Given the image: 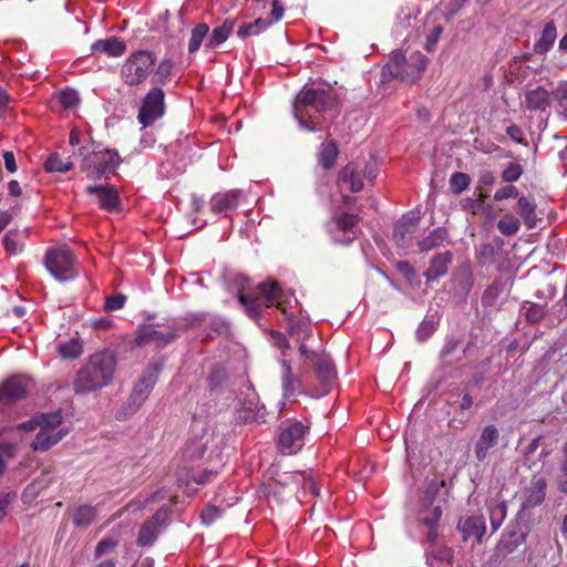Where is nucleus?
<instances>
[{"mask_svg": "<svg viewBox=\"0 0 567 567\" xmlns=\"http://www.w3.org/2000/svg\"><path fill=\"white\" fill-rule=\"evenodd\" d=\"M337 104L333 90L305 85L293 101V116L303 130L322 132L329 125L323 113L333 110Z\"/></svg>", "mask_w": 567, "mask_h": 567, "instance_id": "obj_1", "label": "nucleus"}, {"mask_svg": "<svg viewBox=\"0 0 567 567\" xmlns=\"http://www.w3.org/2000/svg\"><path fill=\"white\" fill-rule=\"evenodd\" d=\"M257 290L261 297L250 292L246 293L240 291L238 293L239 302L244 306L247 315L251 319L258 320L261 318L262 306L266 308L276 307L282 312L288 321L289 334L293 336L299 332H303V339L309 338L312 334L308 323L297 319L291 312L287 310L285 302L281 300L282 290L277 281L269 280L261 282L257 286Z\"/></svg>", "mask_w": 567, "mask_h": 567, "instance_id": "obj_2", "label": "nucleus"}, {"mask_svg": "<svg viewBox=\"0 0 567 567\" xmlns=\"http://www.w3.org/2000/svg\"><path fill=\"white\" fill-rule=\"evenodd\" d=\"M116 369V357L111 350L90 355L73 382L75 393H89L109 385Z\"/></svg>", "mask_w": 567, "mask_h": 567, "instance_id": "obj_3", "label": "nucleus"}, {"mask_svg": "<svg viewBox=\"0 0 567 567\" xmlns=\"http://www.w3.org/2000/svg\"><path fill=\"white\" fill-rule=\"evenodd\" d=\"M427 58L420 51L412 52L408 58L399 50L391 53L390 62L382 69L383 81L399 79L414 83L420 80L427 65Z\"/></svg>", "mask_w": 567, "mask_h": 567, "instance_id": "obj_4", "label": "nucleus"}, {"mask_svg": "<svg viewBox=\"0 0 567 567\" xmlns=\"http://www.w3.org/2000/svg\"><path fill=\"white\" fill-rule=\"evenodd\" d=\"M79 155L82 156L81 172L92 179H100L104 175L115 173L122 163L121 156L114 150L87 151L83 146L79 148Z\"/></svg>", "mask_w": 567, "mask_h": 567, "instance_id": "obj_5", "label": "nucleus"}, {"mask_svg": "<svg viewBox=\"0 0 567 567\" xmlns=\"http://www.w3.org/2000/svg\"><path fill=\"white\" fill-rule=\"evenodd\" d=\"M158 370L156 367H150L134 385L127 400L116 412L117 420H125L133 415L148 398L154 384L157 381Z\"/></svg>", "mask_w": 567, "mask_h": 567, "instance_id": "obj_6", "label": "nucleus"}, {"mask_svg": "<svg viewBox=\"0 0 567 567\" xmlns=\"http://www.w3.org/2000/svg\"><path fill=\"white\" fill-rule=\"evenodd\" d=\"M155 58L148 51H137L131 54L121 69V76L127 85H138L151 74Z\"/></svg>", "mask_w": 567, "mask_h": 567, "instance_id": "obj_7", "label": "nucleus"}, {"mask_svg": "<svg viewBox=\"0 0 567 567\" xmlns=\"http://www.w3.org/2000/svg\"><path fill=\"white\" fill-rule=\"evenodd\" d=\"M361 216L341 208L333 210L330 219V234L336 243L349 245L357 238V227Z\"/></svg>", "mask_w": 567, "mask_h": 567, "instance_id": "obj_8", "label": "nucleus"}, {"mask_svg": "<svg viewBox=\"0 0 567 567\" xmlns=\"http://www.w3.org/2000/svg\"><path fill=\"white\" fill-rule=\"evenodd\" d=\"M73 254L68 248H49L45 254L44 265L47 270L60 281L74 277Z\"/></svg>", "mask_w": 567, "mask_h": 567, "instance_id": "obj_9", "label": "nucleus"}, {"mask_svg": "<svg viewBox=\"0 0 567 567\" xmlns=\"http://www.w3.org/2000/svg\"><path fill=\"white\" fill-rule=\"evenodd\" d=\"M523 517L522 513H517L515 518L506 526L496 545L499 555L506 556L526 542L528 526L522 524Z\"/></svg>", "mask_w": 567, "mask_h": 567, "instance_id": "obj_10", "label": "nucleus"}, {"mask_svg": "<svg viewBox=\"0 0 567 567\" xmlns=\"http://www.w3.org/2000/svg\"><path fill=\"white\" fill-rule=\"evenodd\" d=\"M309 427L299 421H293L284 426L278 435L277 445L285 455H292L299 452L305 445V437Z\"/></svg>", "mask_w": 567, "mask_h": 567, "instance_id": "obj_11", "label": "nucleus"}, {"mask_svg": "<svg viewBox=\"0 0 567 567\" xmlns=\"http://www.w3.org/2000/svg\"><path fill=\"white\" fill-rule=\"evenodd\" d=\"M171 522V508L166 506L161 507L150 519L144 522L141 526L136 539L137 546L147 547L153 545L161 530L169 525Z\"/></svg>", "mask_w": 567, "mask_h": 567, "instance_id": "obj_12", "label": "nucleus"}, {"mask_svg": "<svg viewBox=\"0 0 567 567\" xmlns=\"http://www.w3.org/2000/svg\"><path fill=\"white\" fill-rule=\"evenodd\" d=\"M163 114L164 92L158 87H154L144 97L137 115V120L143 125V127H147L152 125L156 120H158Z\"/></svg>", "mask_w": 567, "mask_h": 567, "instance_id": "obj_13", "label": "nucleus"}, {"mask_svg": "<svg viewBox=\"0 0 567 567\" xmlns=\"http://www.w3.org/2000/svg\"><path fill=\"white\" fill-rule=\"evenodd\" d=\"M444 481L437 484H431L425 493L422 503V509L419 513V524L425 527H439V522L442 517L443 509L441 505H434V498L440 491V487L444 486Z\"/></svg>", "mask_w": 567, "mask_h": 567, "instance_id": "obj_14", "label": "nucleus"}, {"mask_svg": "<svg viewBox=\"0 0 567 567\" xmlns=\"http://www.w3.org/2000/svg\"><path fill=\"white\" fill-rule=\"evenodd\" d=\"M547 494V481L543 476L534 475L528 486L522 491V504L518 513L525 512L543 504Z\"/></svg>", "mask_w": 567, "mask_h": 567, "instance_id": "obj_15", "label": "nucleus"}, {"mask_svg": "<svg viewBox=\"0 0 567 567\" xmlns=\"http://www.w3.org/2000/svg\"><path fill=\"white\" fill-rule=\"evenodd\" d=\"M27 382L20 377H11L0 385V410L16 404L27 396Z\"/></svg>", "mask_w": 567, "mask_h": 567, "instance_id": "obj_16", "label": "nucleus"}, {"mask_svg": "<svg viewBox=\"0 0 567 567\" xmlns=\"http://www.w3.org/2000/svg\"><path fill=\"white\" fill-rule=\"evenodd\" d=\"M216 476L217 472L213 470L195 472L194 468L184 466L179 468V486H185L184 493L190 498L198 492V487H192V483H195L197 486H202L212 482Z\"/></svg>", "mask_w": 567, "mask_h": 567, "instance_id": "obj_17", "label": "nucleus"}, {"mask_svg": "<svg viewBox=\"0 0 567 567\" xmlns=\"http://www.w3.org/2000/svg\"><path fill=\"white\" fill-rule=\"evenodd\" d=\"M174 339L175 333L173 331H159L153 324H147L138 328L135 343L140 347L154 346L155 348H162L173 342Z\"/></svg>", "mask_w": 567, "mask_h": 567, "instance_id": "obj_18", "label": "nucleus"}, {"mask_svg": "<svg viewBox=\"0 0 567 567\" xmlns=\"http://www.w3.org/2000/svg\"><path fill=\"white\" fill-rule=\"evenodd\" d=\"M457 530L462 534L463 542L473 538L481 544L486 532L485 518L483 515L461 517L457 523Z\"/></svg>", "mask_w": 567, "mask_h": 567, "instance_id": "obj_19", "label": "nucleus"}, {"mask_svg": "<svg viewBox=\"0 0 567 567\" xmlns=\"http://www.w3.org/2000/svg\"><path fill=\"white\" fill-rule=\"evenodd\" d=\"M59 426L60 425H51L49 422H43V425L40 427V431L32 442V449L34 451L44 452L59 443L68 434V431L64 429L55 431Z\"/></svg>", "mask_w": 567, "mask_h": 567, "instance_id": "obj_20", "label": "nucleus"}, {"mask_svg": "<svg viewBox=\"0 0 567 567\" xmlns=\"http://www.w3.org/2000/svg\"><path fill=\"white\" fill-rule=\"evenodd\" d=\"M499 441V431L494 424H488L482 429V432L475 443L474 455L478 462H484L489 451L494 449Z\"/></svg>", "mask_w": 567, "mask_h": 567, "instance_id": "obj_21", "label": "nucleus"}, {"mask_svg": "<svg viewBox=\"0 0 567 567\" xmlns=\"http://www.w3.org/2000/svg\"><path fill=\"white\" fill-rule=\"evenodd\" d=\"M309 363L312 365L317 378L324 385L328 386L336 377L334 365L326 352H313L308 357Z\"/></svg>", "mask_w": 567, "mask_h": 567, "instance_id": "obj_22", "label": "nucleus"}, {"mask_svg": "<svg viewBox=\"0 0 567 567\" xmlns=\"http://www.w3.org/2000/svg\"><path fill=\"white\" fill-rule=\"evenodd\" d=\"M419 218L413 214L404 215L396 221L393 229V237L398 246L408 247L417 229Z\"/></svg>", "mask_w": 567, "mask_h": 567, "instance_id": "obj_23", "label": "nucleus"}, {"mask_svg": "<svg viewBox=\"0 0 567 567\" xmlns=\"http://www.w3.org/2000/svg\"><path fill=\"white\" fill-rule=\"evenodd\" d=\"M85 192L96 195L100 207L107 212H114L120 206L118 192L114 186H87Z\"/></svg>", "mask_w": 567, "mask_h": 567, "instance_id": "obj_24", "label": "nucleus"}, {"mask_svg": "<svg viewBox=\"0 0 567 567\" xmlns=\"http://www.w3.org/2000/svg\"><path fill=\"white\" fill-rule=\"evenodd\" d=\"M299 476L306 481L305 473L285 474L276 480L271 487L272 495L275 497L279 496L281 499L292 497L299 485Z\"/></svg>", "mask_w": 567, "mask_h": 567, "instance_id": "obj_25", "label": "nucleus"}, {"mask_svg": "<svg viewBox=\"0 0 567 567\" xmlns=\"http://www.w3.org/2000/svg\"><path fill=\"white\" fill-rule=\"evenodd\" d=\"M338 183L340 186L346 185L352 193H358L363 188V179L358 164L350 162L341 168Z\"/></svg>", "mask_w": 567, "mask_h": 567, "instance_id": "obj_26", "label": "nucleus"}, {"mask_svg": "<svg viewBox=\"0 0 567 567\" xmlns=\"http://www.w3.org/2000/svg\"><path fill=\"white\" fill-rule=\"evenodd\" d=\"M453 261V254L451 251H444L435 255L431 261L430 266L424 272V276L427 281H435L439 278L445 276L449 270V266Z\"/></svg>", "mask_w": 567, "mask_h": 567, "instance_id": "obj_27", "label": "nucleus"}, {"mask_svg": "<svg viewBox=\"0 0 567 567\" xmlns=\"http://www.w3.org/2000/svg\"><path fill=\"white\" fill-rule=\"evenodd\" d=\"M239 193L237 190H230L226 193H216L210 198V210L215 214L228 213L235 210L238 206Z\"/></svg>", "mask_w": 567, "mask_h": 567, "instance_id": "obj_28", "label": "nucleus"}, {"mask_svg": "<svg viewBox=\"0 0 567 567\" xmlns=\"http://www.w3.org/2000/svg\"><path fill=\"white\" fill-rule=\"evenodd\" d=\"M516 210H517L518 215L520 216L524 225L528 229L535 228L537 225V221L540 220V218L537 217L536 203L533 198H529L527 196L518 197Z\"/></svg>", "mask_w": 567, "mask_h": 567, "instance_id": "obj_29", "label": "nucleus"}, {"mask_svg": "<svg viewBox=\"0 0 567 567\" xmlns=\"http://www.w3.org/2000/svg\"><path fill=\"white\" fill-rule=\"evenodd\" d=\"M92 52H102L109 56H121L125 50L126 44L124 41L116 37H110L105 40H97L91 45Z\"/></svg>", "mask_w": 567, "mask_h": 567, "instance_id": "obj_30", "label": "nucleus"}, {"mask_svg": "<svg viewBox=\"0 0 567 567\" xmlns=\"http://www.w3.org/2000/svg\"><path fill=\"white\" fill-rule=\"evenodd\" d=\"M550 93L544 86H537L525 94L526 107L530 111H545L549 105Z\"/></svg>", "mask_w": 567, "mask_h": 567, "instance_id": "obj_31", "label": "nucleus"}, {"mask_svg": "<svg viewBox=\"0 0 567 567\" xmlns=\"http://www.w3.org/2000/svg\"><path fill=\"white\" fill-rule=\"evenodd\" d=\"M208 437L206 434L188 440L183 450V458L188 462L200 460L206 452Z\"/></svg>", "mask_w": 567, "mask_h": 567, "instance_id": "obj_32", "label": "nucleus"}, {"mask_svg": "<svg viewBox=\"0 0 567 567\" xmlns=\"http://www.w3.org/2000/svg\"><path fill=\"white\" fill-rule=\"evenodd\" d=\"M43 422H49L51 425H61L62 415L60 412L41 413L28 421L20 423L18 429L25 432H33L38 427L40 429L43 425Z\"/></svg>", "mask_w": 567, "mask_h": 567, "instance_id": "obj_33", "label": "nucleus"}, {"mask_svg": "<svg viewBox=\"0 0 567 567\" xmlns=\"http://www.w3.org/2000/svg\"><path fill=\"white\" fill-rule=\"evenodd\" d=\"M282 367V378H281V386L284 391L285 398L295 396L300 389V381L298 378L293 375L292 368L290 363L286 360L281 361Z\"/></svg>", "mask_w": 567, "mask_h": 567, "instance_id": "obj_34", "label": "nucleus"}, {"mask_svg": "<svg viewBox=\"0 0 567 567\" xmlns=\"http://www.w3.org/2000/svg\"><path fill=\"white\" fill-rule=\"evenodd\" d=\"M487 507L489 512L492 532L495 533L502 526L507 516V506L505 501L493 498L487 503Z\"/></svg>", "mask_w": 567, "mask_h": 567, "instance_id": "obj_35", "label": "nucleus"}, {"mask_svg": "<svg viewBox=\"0 0 567 567\" xmlns=\"http://www.w3.org/2000/svg\"><path fill=\"white\" fill-rule=\"evenodd\" d=\"M449 238V231L444 227H437L429 234L425 238L417 243L422 252L433 250L443 246Z\"/></svg>", "mask_w": 567, "mask_h": 567, "instance_id": "obj_36", "label": "nucleus"}, {"mask_svg": "<svg viewBox=\"0 0 567 567\" xmlns=\"http://www.w3.org/2000/svg\"><path fill=\"white\" fill-rule=\"evenodd\" d=\"M557 37L556 25L554 21H549L544 25L539 40L534 44V52L545 54L550 50Z\"/></svg>", "mask_w": 567, "mask_h": 567, "instance_id": "obj_37", "label": "nucleus"}, {"mask_svg": "<svg viewBox=\"0 0 567 567\" xmlns=\"http://www.w3.org/2000/svg\"><path fill=\"white\" fill-rule=\"evenodd\" d=\"M96 518V508L84 504L76 507L73 524L79 529H86Z\"/></svg>", "mask_w": 567, "mask_h": 567, "instance_id": "obj_38", "label": "nucleus"}, {"mask_svg": "<svg viewBox=\"0 0 567 567\" xmlns=\"http://www.w3.org/2000/svg\"><path fill=\"white\" fill-rule=\"evenodd\" d=\"M74 164L70 158H63L61 154L51 153L45 159L43 167L48 173H66L73 168Z\"/></svg>", "mask_w": 567, "mask_h": 567, "instance_id": "obj_39", "label": "nucleus"}, {"mask_svg": "<svg viewBox=\"0 0 567 567\" xmlns=\"http://www.w3.org/2000/svg\"><path fill=\"white\" fill-rule=\"evenodd\" d=\"M235 25V20L226 19L221 25L213 29L212 34L206 43L207 48H216L224 43L230 35Z\"/></svg>", "mask_w": 567, "mask_h": 567, "instance_id": "obj_40", "label": "nucleus"}, {"mask_svg": "<svg viewBox=\"0 0 567 567\" xmlns=\"http://www.w3.org/2000/svg\"><path fill=\"white\" fill-rule=\"evenodd\" d=\"M339 153L338 144L331 140L328 143L321 145L319 152V163L324 169L331 168L337 159Z\"/></svg>", "mask_w": 567, "mask_h": 567, "instance_id": "obj_41", "label": "nucleus"}, {"mask_svg": "<svg viewBox=\"0 0 567 567\" xmlns=\"http://www.w3.org/2000/svg\"><path fill=\"white\" fill-rule=\"evenodd\" d=\"M520 228L519 219L511 213L504 214L497 221V229L504 236H514Z\"/></svg>", "mask_w": 567, "mask_h": 567, "instance_id": "obj_42", "label": "nucleus"}, {"mask_svg": "<svg viewBox=\"0 0 567 567\" xmlns=\"http://www.w3.org/2000/svg\"><path fill=\"white\" fill-rule=\"evenodd\" d=\"M58 352L63 359H78L83 352L82 343L78 339H70L58 346Z\"/></svg>", "mask_w": 567, "mask_h": 567, "instance_id": "obj_43", "label": "nucleus"}, {"mask_svg": "<svg viewBox=\"0 0 567 567\" xmlns=\"http://www.w3.org/2000/svg\"><path fill=\"white\" fill-rule=\"evenodd\" d=\"M551 96L558 103V112L567 120V81H561L553 90Z\"/></svg>", "mask_w": 567, "mask_h": 567, "instance_id": "obj_44", "label": "nucleus"}, {"mask_svg": "<svg viewBox=\"0 0 567 567\" xmlns=\"http://www.w3.org/2000/svg\"><path fill=\"white\" fill-rule=\"evenodd\" d=\"M208 31H209V27L206 23H199L192 30V34H190V39H189V43H188V51L190 53H194L199 49V47H200L203 40L205 39V37L207 35Z\"/></svg>", "mask_w": 567, "mask_h": 567, "instance_id": "obj_45", "label": "nucleus"}, {"mask_svg": "<svg viewBox=\"0 0 567 567\" xmlns=\"http://www.w3.org/2000/svg\"><path fill=\"white\" fill-rule=\"evenodd\" d=\"M470 184L471 177L466 173L455 172L450 177V188L455 195H460L462 192L467 189Z\"/></svg>", "mask_w": 567, "mask_h": 567, "instance_id": "obj_46", "label": "nucleus"}, {"mask_svg": "<svg viewBox=\"0 0 567 567\" xmlns=\"http://www.w3.org/2000/svg\"><path fill=\"white\" fill-rule=\"evenodd\" d=\"M555 482L561 493H567V442L563 446V457Z\"/></svg>", "mask_w": 567, "mask_h": 567, "instance_id": "obj_47", "label": "nucleus"}, {"mask_svg": "<svg viewBox=\"0 0 567 567\" xmlns=\"http://www.w3.org/2000/svg\"><path fill=\"white\" fill-rule=\"evenodd\" d=\"M542 440L543 435H537L526 446L522 449L520 453L523 455L524 466H527L528 468L534 467L535 462L532 460V456L539 449Z\"/></svg>", "mask_w": 567, "mask_h": 567, "instance_id": "obj_48", "label": "nucleus"}, {"mask_svg": "<svg viewBox=\"0 0 567 567\" xmlns=\"http://www.w3.org/2000/svg\"><path fill=\"white\" fill-rule=\"evenodd\" d=\"M524 173V168L519 163L509 162L503 169L501 177L504 183L517 182Z\"/></svg>", "mask_w": 567, "mask_h": 567, "instance_id": "obj_49", "label": "nucleus"}, {"mask_svg": "<svg viewBox=\"0 0 567 567\" xmlns=\"http://www.w3.org/2000/svg\"><path fill=\"white\" fill-rule=\"evenodd\" d=\"M227 379V372H226V369L223 368V367H215L208 378H207V382H208V386L210 390H217L219 389L224 382L226 381Z\"/></svg>", "mask_w": 567, "mask_h": 567, "instance_id": "obj_50", "label": "nucleus"}, {"mask_svg": "<svg viewBox=\"0 0 567 567\" xmlns=\"http://www.w3.org/2000/svg\"><path fill=\"white\" fill-rule=\"evenodd\" d=\"M58 100L63 109H72L80 102L76 91L72 89H65L61 91L59 93Z\"/></svg>", "mask_w": 567, "mask_h": 567, "instance_id": "obj_51", "label": "nucleus"}, {"mask_svg": "<svg viewBox=\"0 0 567 567\" xmlns=\"http://www.w3.org/2000/svg\"><path fill=\"white\" fill-rule=\"evenodd\" d=\"M14 455V445L0 442V477L4 474L8 461Z\"/></svg>", "mask_w": 567, "mask_h": 567, "instance_id": "obj_52", "label": "nucleus"}, {"mask_svg": "<svg viewBox=\"0 0 567 567\" xmlns=\"http://www.w3.org/2000/svg\"><path fill=\"white\" fill-rule=\"evenodd\" d=\"M518 189L511 183L506 186L498 188L494 194V200L502 202L508 198H518Z\"/></svg>", "mask_w": 567, "mask_h": 567, "instance_id": "obj_53", "label": "nucleus"}, {"mask_svg": "<svg viewBox=\"0 0 567 567\" xmlns=\"http://www.w3.org/2000/svg\"><path fill=\"white\" fill-rule=\"evenodd\" d=\"M118 542L112 537H105L100 540L95 547L94 555L96 558L102 557L117 546Z\"/></svg>", "mask_w": 567, "mask_h": 567, "instance_id": "obj_54", "label": "nucleus"}, {"mask_svg": "<svg viewBox=\"0 0 567 567\" xmlns=\"http://www.w3.org/2000/svg\"><path fill=\"white\" fill-rule=\"evenodd\" d=\"M126 302V296L123 293H116L110 296L105 300L104 310L105 311H115L120 310L124 307Z\"/></svg>", "mask_w": 567, "mask_h": 567, "instance_id": "obj_55", "label": "nucleus"}, {"mask_svg": "<svg viewBox=\"0 0 567 567\" xmlns=\"http://www.w3.org/2000/svg\"><path fill=\"white\" fill-rule=\"evenodd\" d=\"M219 516H220V509L218 507L212 506V505L206 506L200 513L202 522L205 525L213 524Z\"/></svg>", "mask_w": 567, "mask_h": 567, "instance_id": "obj_56", "label": "nucleus"}, {"mask_svg": "<svg viewBox=\"0 0 567 567\" xmlns=\"http://www.w3.org/2000/svg\"><path fill=\"white\" fill-rule=\"evenodd\" d=\"M442 32H443L442 25H435L431 30V33L426 37V41H425V45H424V49L426 51L431 52L434 50Z\"/></svg>", "mask_w": 567, "mask_h": 567, "instance_id": "obj_57", "label": "nucleus"}, {"mask_svg": "<svg viewBox=\"0 0 567 567\" xmlns=\"http://www.w3.org/2000/svg\"><path fill=\"white\" fill-rule=\"evenodd\" d=\"M498 293H499L498 284L494 282V284L489 285L483 293V297H482L483 303L492 305L494 302V300L498 297Z\"/></svg>", "mask_w": 567, "mask_h": 567, "instance_id": "obj_58", "label": "nucleus"}, {"mask_svg": "<svg viewBox=\"0 0 567 567\" xmlns=\"http://www.w3.org/2000/svg\"><path fill=\"white\" fill-rule=\"evenodd\" d=\"M544 316H545V310L542 306H538V305H533L532 307L528 308V310L526 312V319L529 322H537L540 319H543Z\"/></svg>", "mask_w": 567, "mask_h": 567, "instance_id": "obj_59", "label": "nucleus"}, {"mask_svg": "<svg viewBox=\"0 0 567 567\" xmlns=\"http://www.w3.org/2000/svg\"><path fill=\"white\" fill-rule=\"evenodd\" d=\"M171 19V14L168 11H165L164 14L159 17L158 28L163 30L168 40H174V32L168 25V21Z\"/></svg>", "mask_w": 567, "mask_h": 567, "instance_id": "obj_60", "label": "nucleus"}, {"mask_svg": "<svg viewBox=\"0 0 567 567\" xmlns=\"http://www.w3.org/2000/svg\"><path fill=\"white\" fill-rule=\"evenodd\" d=\"M284 12H285V9H284L282 3L279 0H272L271 1V12H270V18H269L270 21L274 23V22L281 20L284 17Z\"/></svg>", "mask_w": 567, "mask_h": 567, "instance_id": "obj_61", "label": "nucleus"}, {"mask_svg": "<svg viewBox=\"0 0 567 567\" xmlns=\"http://www.w3.org/2000/svg\"><path fill=\"white\" fill-rule=\"evenodd\" d=\"M495 184V176L491 171H483L478 176V187L485 188Z\"/></svg>", "mask_w": 567, "mask_h": 567, "instance_id": "obj_62", "label": "nucleus"}, {"mask_svg": "<svg viewBox=\"0 0 567 567\" xmlns=\"http://www.w3.org/2000/svg\"><path fill=\"white\" fill-rule=\"evenodd\" d=\"M2 156H3L6 169L9 173H16L18 171V165H17L16 156H14L13 152L4 151Z\"/></svg>", "mask_w": 567, "mask_h": 567, "instance_id": "obj_63", "label": "nucleus"}, {"mask_svg": "<svg viewBox=\"0 0 567 567\" xmlns=\"http://www.w3.org/2000/svg\"><path fill=\"white\" fill-rule=\"evenodd\" d=\"M395 268L409 280H411L415 276L413 267L408 261H398L395 264Z\"/></svg>", "mask_w": 567, "mask_h": 567, "instance_id": "obj_64", "label": "nucleus"}]
</instances>
